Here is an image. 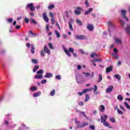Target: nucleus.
<instances>
[{
	"label": "nucleus",
	"mask_w": 130,
	"mask_h": 130,
	"mask_svg": "<svg viewBox=\"0 0 130 130\" xmlns=\"http://www.w3.org/2000/svg\"><path fill=\"white\" fill-rule=\"evenodd\" d=\"M49 15H50V17H51V18H53V13H52V12H50L49 13Z\"/></svg>",
	"instance_id": "4d7b16f0"
},
{
	"label": "nucleus",
	"mask_w": 130,
	"mask_h": 130,
	"mask_svg": "<svg viewBox=\"0 0 130 130\" xmlns=\"http://www.w3.org/2000/svg\"><path fill=\"white\" fill-rule=\"evenodd\" d=\"M77 68L79 70H80L82 69V66H81V65H78L77 66Z\"/></svg>",
	"instance_id": "680f3d73"
},
{
	"label": "nucleus",
	"mask_w": 130,
	"mask_h": 130,
	"mask_svg": "<svg viewBox=\"0 0 130 130\" xmlns=\"http://www.w3.org/2000/svg\"><path fill=\"white\" fill-rule=\"evenodd\" d=\"M46 82H47L46 79H44V80L41 81V83L42 84H45L46 83Z\"/></svg>",
	"instance_id": "5fc2aeb1"
},
{
	"label": "nucleus",
	"mask_w": 130,
	"mask_h": 130,
	"mask_svg": "<svg viewBox=\"0 0 130 130\" xmlns=\"http://www.w3.org/2000/svg\"><path fill=\"white\" fill-rule=\"evenodd\" d=\"M69 25L70 30H71V31H73L74 28H73V25L72 24V23H71V22H69Z\"/></svg>",
	"instance_id": "f704fd0d"
},
{
	"label": "nucleus",
	"mask_w": 130,
	"mask_h": 130,
	"mask_svg": "<svg viewBox=\"0 0 130 130\" xmlns=\"http://www.w3.org/2000/svg\"><path fill=\"white\" fill-rule=\"evenodd\" d=\"M75 123H76L77 127H79L78 125H81V122L77 120V118H75Z\"/></svg>",
	"instance_id": "c756f323"
},
{
	"label": "nucleus",
	"mask_w": 130,
	"mask_h": 130,
	"mask_svg": "<svg viewBox=\"0 0 130 130\" xmlns=\"http://www.w3.org/2000/svg\"><path fill=\"white\" fill-rule=\"evenodd\" d=\"M24 22L26 23V24H28L29 23V19L25 18L24 19Z\"/></svg>",
	"instance_id": "8fccbe9b"
},
{
	"label": "nucleus",
	"mask_w": 130,
	"mask_h": 130,
	"mask_svg": "<svg viewBox=\"0 0 130 130\" xmlns=\"http://www.w3.org/2000/svg\"><path fill=\"white\" fill-rule=\"evenodd\" d=\"M43 17L45 22H48L49 21V19L48 18V17H47V13H46V12H44L43 14Z\"/></svg>",
	"instance_id": "0eeeda50"
},
{
	"label": "nucleus",
	"mask_w": 130,
	"mask_h": 130,
	"mask_svg": "<svg viewBox=\"0 0 130 130\" xmlns=\"http://www.w3.org/2000/svg\"><path fill=\"white\" fill-rule=\"evenodd\" d=\"M78 95H79V96H82L83 95V94H84V93L82 92H78Z\"/></svg>",
	"instance_id": "338daca9"
},
{
	"label": "nucleus",
	"mask_w": 130,
	"mask_h": 130,
	"mask_svg": "<svg viewBox=\"0 0 130 130\" xmlns=\"http://www.w3.org/2000/svg\"><path fill=\"white\" fill-rule=\"evenodd\" d=\"M91 12H93V8H89L85 12L84 15H88V14H90Z\"/></svg>",
	"instance_id": "2eb2a0df"
},
{
	"label": "nucleus",
	"mask_w": 130,
	"mask_h": 130,
	"mask_svg": "<svg viewBox=\"0 0 130 130\" xmlns=\"http://www.w3.org/2000/svg\"><path fill=\"white\" fill-rule=\"evenodd\" d=\"M50 96H54L55 95V90L53 89L50 93Z\"/></svg>",
	"instance_id": "cd10ccee"
},
{
	"label": "nucleus",
	"mask_w": 130,
	"mask_h": 130,
	"mask_svg": "<svg viewBox=\"0 0 130 130\" xmlns=\"http://www.w3.org/2000/svg\"><path fill=\"white\" fill-rule=\"evenodd\" d=\"M48 46L50 49H54V48H53V46H52V44L51 43L48 44Z\"/></svg>",
	"instance_id": "ea45409f"
},
{
	"label": "nucleus",
	"mask_w": 130,
	"mask_h": 130,
	"mask_svg": "<svg viewBox=\"0 0 130 130\" xmlns=\"http://www.w3.org/2000/svg\"><path fill=\"white\" fill-rule=\"evenodd\" d=\"M79 113L80 114H83V115H85V112H81V111H79Z\"/></svg>",
	"instance_id": "774afa93"
},
{
	"label": "nucleus",
	"mask_w": 130,
	"mask_h": 130,
	"mask_svg": "<svg viewBox=\"0 0 130 130\" xmlns=\"http://www.w3.org/2000/svg\"><path fill=\"white\" fill-rule=\"evenodd\" d=\"M113 90V86H109L106 89V93H111V91Z\"/></svg>",
	"instance_id": "1a4fd4ad"
},
{
	"label": "nucleus",
	"mask_w": 130,
	"mask_h": 130,
	"mask_svg": "<svg viewBox=\"0 0 130 130\" xmlns=\"http://www.w3.org/2000/svg\"><path fill=\"white\" fill-rule=\"evenodd\" d=\"M85 5L86 6V7H89V2H88V1H85Z\"/></svg>",
	"instance_id": "13d9d810"
},
{
	"label": "nucleus",
	"mask_w": 130,
	"mask_h": 130,
	"mask_svg": "<svg viewBox=\"0 0 130 130\" xmlns=\"http://www.w3.org/2000/svg\"><path fill=\"white\" fill-rule=\"evenodd\" d=\"M63 49L66 55L68 56L69 57H71V56H72V54H71L70 52H71V53L73 54L74 57H77V53L74 52V48L70 47L68 50V48L64 47V46H63Z\"/></svg>",
	"instance_id": "f257e3e1"
},
{
	"label": "nucleus",
	"mask_w": 130,
	"mask_h": 130,
	"mask_svg": "<svg viewBox=\"0 0 130 130\" xmlns=\"http://www.w3.org/2000/svg\"><path fill=\"white\" fill-rule=\"evenodd\" d=\"M89 128H90V129H92V130H95V126L93 125H91Z\"/></svg>",
	"instance_id": "37998d69"
},
{
	"label": "nucleus",
	"mask_w": 130,
	"mask_h": 130,
	"mask_svg": "<svg viewBox=\"0 0 130 130\" xmlns=\"http://www.w3.org/2000/svg\"><path fill=\"white\" fill-rule=\"evenodd\" d=\"M89 90L88 89H85L82 91V92L84 93H87V92H88V91H89Z\"/></svg>",
	"instance_id": "603ef678"
},
{
	"label": "nucleus",
	"mask_w": 130,
	"mask_h": 130,
	"mask_svg": "<svg viewBox=\"0 0 130 130\" xmlns=\"http://www.w3.org/2000/svg\"><path fill=\"white\" fill-rule=\"evenodd\" d=\"M86 27L89 31H93V30H94V26H93V24H88Z\"/></svg>",
	"instance_id": "9d476101"
},
{
	"label": "nucleus",
	"mask_w": 130,
	"mask_h": 130,
	"mask_svg": "<svg viewBox=\"0 0 130 130\" xmlns=\"http://www.w3.org/2000/svg\"><path fill=\"white\" fill-rule=\"evenodd\" d=\"M39 69V66H35L34 69H33V72L36 73L37 72V70Z\"/></svg>",
	"instance_id": "6ab92c4d"
},
{
	"label": "nucleus",
	"mask_w": 130,
	"mask_h": 130,
	"mask_svg": "<svg viewBox=\"0 0 130 130\" xmlns=\"http://www.w3.org/2000/svg\"><path fill=\"white\" fill-rule=\"evenodd\" d=\"M76 23L79 24V26H82V25H83L82 21H81V20H80L79 19H76Z\"/></svg>",
	"instance_id": "c85d7f7f"
},
{
	"label": "nucleus",
	"mask_w": 130,
	"mask_h": 130,
	"mask_svg": "<svg viewBox=\"0 0 130 130\" xmlns=\"http://www.w3.org/2000/svg\"><path fill=\"white\" fill-rule=\"evenodd\" d=\"M102 79H103L102 75H101V74H100V75H99L98 82H99V83H100V82H101V81H102Z\"/></svg>",
	"instance_id": "473e14b6"
},
{
	"label": "nucleus",
	"mask_w": 130,
	"mask_h": 130,
	"mask_svg": "<svg viewBox=\"0 0 130 130\" xmlns=\"http://www.w3.org/2000/svg\"><path fill=\"white\" fill-rule=\"evenodd\" d=\"M30 89L31 91H36V90H37V87L32 86V87H30Z\"/></svg>",
	"instance_id": "c9c22d12"
},
{
	"label": "nucleus",
	"mask_w": 130,
	"mask_h": 130,
	"mask_svg": "<svg viewBox=\"0 0 130 130\" xmlns=\"http://www.w3.org/2000/svg\"><path fill=\"white\" fill-rule=\"evenodd\" d=\"M41 95V92H38L37 93H35L33 94L34 97H39V96H40Z\"/></svg>",
	"instance_id": "f3484780"
},
{
	"label": "nucleus",
	"mask_w": 130,
	"mask_h": 130,
	"mask_svg": "<svg viewBox=\"0 0 130 130\" xmlns=\"http://www.w3.org/2000/svg\"><path fill=\"white\" fill-rule=\"evenodd\" d=\"M55 8V6L54 5H51L48 6V10H52V9H54Z\"/></svg>",
	"instance_id": "393cba45"
},
{
	"label": "nucleus",
	"mask_w": 130,
	"mask_h": 130,
	"mask_svg": "<svg viewBox=\"0 0 130 130\" xmlns=\"http://www.w3.org/2000/svg\"><path fill=\"white\" fill-rule=\"evenodd\" d=\"M75 38L77 40H87V37L84 35H78L75 36Z\"/></svg>",
	"instance_id": "39448f33"
},
{
	"label": "nucleus",
	"mask_w": 130,
	"mask_h": 130,
	"mask_svg": "<svg viewBox=\"0 0 130 130\" xmlns=\"http://www.w3.org/2000/svg\"><path fill=\"white\" fill-rule=\"evenodd\" d=\"M108 24L109 27H114V23H113V22H112V21H108Z\"/></svg>",
	"instance_id": "a211bd4d"
},
{
	"label": "nucleus",
	"mask_w": 130,
	"mask_h": 130,
	"mask_svg": "<svg viewBox=\"0 0 130 130\" xmlns=\"http://www.w3.org/2000/svg\"><path fill=\"white\" fill-rule=\"evenodd\" d=\"M55 79H57V80H60L61 79V77L60 75H57L55 76Z\"/></svg>",
	"instance_id": "a18cd8bd"
},
{
	"label": "nucleus",
	"mask_w": 130,
	"mask_h": 130,
	"mask_svg": "<svg viewBox=\"0 0 130 130\" xmlns=\"http://www.w3.org/2000/svg\"><path fill=\"white\" fill-rule=\"evenodd\" d=\"M126 31L127 34H130V26H128L126 29Z\"/></svg>",
	"instance_id": "7c9ffc66"
},
{
	"label": "nucleus",
	"mask_w": 130,
	"mask_h": 130,
	"mask_svg": "<svg viewBox=\"0 0 130 130\" xmlns=\"http://www.w3.org/2000/svg\"><path fill=\"white\" fill-rule=\"evenodd\" d=\"M115 42L116 44H121L122 43V41L118 38H116L115 39Z\"/></svg>",
	"instance_id": "9b49d317"
},
{
	"label": "nucleus",
	"mask_w": 130,
	"mask_h": 130,
	"mask_svg": "<svg viewBox=\"0 0 130 130\" xmlns=\"http://www.w3.org/2000/svg\"><path fill=\"white\" fill-rule=\"evenodd\" d=\"M88 124H89L88 123H83L82 125H78V128L84 127V126H86V125H88Z\"/></svg>",
	"instance_id": "aec40b11"
},
{
	"label": "nucleus",
	"mask_w": 130,
	"mask_h": 130,
	"mask_svg": "<svg viewBox=\"0 0 130 130\" xmlns=\"http://www.w3.org/2000/svg\"><path fill=\"white\" fill-rule=\"evenodd\" d=\"M31 62H32V63H35V64L38 63V60L35 59H32Z\"/></svg>",
	"instance_id": "72a5a7b5"
},
{
	"label": "nucleus",
	"mask_w": 130,
	"mask_h": 130,
	"mask_svg": "<svg viewBox=\"0 0 130 130\" xmlns=\"http://www.w3.org/2000/svg\"><path fill=\"white\" fill-rule=\"evenodd\" d=\"M99 109L101 112H104L105 110V107L104 106V105H101L99 107Z\"/></svg>",
	"instance_id": "4468645a"
},
{
	"label": "nucleus",
	"mask_w": 130,
	"mask_h": 130,
	"mask_svg": "<svg viewBox=\"0 0 130 130\" xmlns=\"http://www.w3.org/2000/svg\"><path fill=\"white\" fill-rule=\"evenodd\" d=\"M51 24H52V25H54L55 23V20H54V18H52L51 19Z\"/></svg>",
	"instance_id": "79ce46f5"
},
{
	"label": "nucleus",
	"mask_w": 130,
	"mask_h": 130,
	"mask_svg": "<svg viewBox=\"0 0 130 130\" xmlns=\"http://www.w3.org/2000/svg\"><path fill=\"white\" fill-rule=\"evenodd\" d=\"M124 104H125V106L127 108V109H128V110H130V106L127 104V103L124 102Z\"/></svg>",
	"instance_id": "bb28decb"
},
{
	"label": "nucleus",
	"mask_w": 130,
	"mask_h": 130,
	"mask_svg": "<svg viewBox=\"0 0 130 130\" xmlns=\"http://www.w3.org/2000/svg\"><path fill=\"white\" fill-rule=\"evenodd\" d=\"M121 12L123 16L124 19H126V21L128 22V18H127V17L125 16L126 15V11H125V10H122Z\"/></svg>",
	"instance_id": "6e6552de"
},
{
	"label": "nucleus",
	"mask_w": 130,
	"mask_h": 130,
	"mask_svg": "<svg viewBox=\"0 0 130 130\" xmlns=\"http://www.w3.org/2000/svg\"><path fill=\"white\" fill-rule=\"evenodd\" d=\"M26 47H28V48H30V43H26Z\"/></svg>",
	"instance_id": "e2e57ef3"
},
{
	"label": "nucleus",
	"mask_w": 130,
	"mask_h": 130,
	"mask_svg": "<svg viewBox=\"0 0 130 130\" xmlns=\"http://www.w3.org/2000/svg\"><path fill=\"white\" fill-rule=\"evenodd\" d=\"M110 121L114 123L115 122V119L114 118H111L110 119Z\"/></svg>",
	"instance_id": "c03bdc74"
},
{
	"label": "nucleus",
	"mask_w": 130,
	"mask_h": 130,
	"mask_svg": "<svg viewBox=\"0 0 130 130\" xmlns=\"http://www.w3.org/2000/svg\"><path fill=\"white\" fill-rule=\"evenodd\" d=\"M26 10H30V11H31V12H35V7H34V4L33 3L28 4L27 5V6L25 7Z\"/></svg>",
	"instance_id": "20e7f679"
},
{
	"label": "nucleus",
	"mask_w": 130,
	"mask_h": 130,
	"mask_svg": "<svg viewBox=\"0 0 130 130\" xmlns=\"http://www.w3.org/2000/svg\"><path fill=\"white\" fill-rule=\"evenodd\" d=\"M117 111L118 114H123V112H122V111H120L119 109H117Z\"/></svg>",
	"instance_id": "58836bf2"
},
{
	"label": "nucleus",
	"mask_w": 130,
	"mask_h": 130,
	"mask_svg": "<svg viewBox=\"0 0 130 130\" xmlns=\"http://www.w3.org/2000/svg\"><path fill=\"white\" fill-rule=\"evenodd\" d=\"M54 32L57 38H59V37H60V34H59V32H58V31L56 30H55Z\"/></svg>",
	"instance_id": "b1692460"
},
{
	"label": "nucleus",
	"mask_w": 130,
	"mask_h": 130,
	"mask_svg": "<svg viewBox=\"0 0 130 130\" xmlns=\"http://www.w3.org/2000/svg\"><path fill=\"white\" fill-rule=\"evenodd\" d=\"M120 108H121V109H122V110H123V111H124V110H125L124 108H123V107H122V106L120 105Z\"/></svg>",
	"instance_id": "0e129e2a"
},
{
	"label": "nucleus",
	"mask_w": 130,
	"mask_h": 130,
	"mask_svg": "<svg viewBox=\"0 0 130 130\" xmlns=\"http://www.w3.org/2000/svg\"><path fill=\"white\" fill-rule=\"evenodd\" d=\"M78 105H79L80 106H83V105H84V103L82 102H79L78 103Z\"/></svg>",
	"instance_id": "09e8293b"
},
{
	"label": "nucleus",
	"mask_w": 130,
	"mask_h": 130,
	"mask_svg": "<svg viewBox=\"0 0 130 130\" xmlns=\"http://www.w3.org/2000/svg\"><path fill=\"white\" fill-rule=\"evenodd\" d=\"M52 77H53V75L49 73H46V75L44 76V77L47 78H52Z\"/></svg>",
	"instance_id": "ddd939ff"
},
{
	"label": "nucleus",
	"mask_w": 130,
	"mask_h": 130,
	"mask_svg": "<svg viewBox=\"0 0 130 130\" xmlns=\"http://www.w3.org/2000/svg\"><path fill=\"white\" fill-rule=\"evenodd\" d=\"M83 9L81 7H77L76 10L75 11V15H81V12H82Z\"/></svg>",
	"instance_id": "423d86ee"
},
{
	"label": "nucleus",
	"mask_w": 130,
	"mask_h": 130,
	"mask_svg": "<svg viewBox=\"0 0 130 130\" xmlns=\"http://www.w3.org/2000/svg\"><path fill=\"white\" fill-rule=\"evenodd\" d=\"M31 52L32 54H34L35 53V47H34V45L31 46Z\"/></svg>",
	"instance_id": "5701e85b"
},
{
	"label": "nucleus",
	"mask_w": 130,
	"mask_h": 130,
	"mask_svg": "<svg viewBox=\"0 0 130 130\" xmlns=\"http://www.w3.org/2000/svg\"><path fill=\"white\" fill-rule=\"evenodd\" d=\"M114 78H116V79L118 80V81H120L121 79V77L119 74H115L114 75Z\"/></svg>",
	"instance_id": "dca6fc26"
},
{
	"label": "nucleus",
	"mask_w": 130,
	"mask_h": 130,
	"mask_svg": "<svg viewBox=\"0 0 130 130\" xmlns=\"http://www.w3.org/2000/svg\"><path fill=\"white\" fill-rule=\"evenodd\" d=\"M83 74L85 75V77H90V76H91V75H90V73H89L83 72Z\"/></svg>",
	"instance_id": "49530a36"
},
{
	"label": "nucleus",
	"mask_w": 130,
	"mask_h": 130,
	"mask_svg": "<svg viewBox=\"0 0 130 130\" xmlns=\"http://www.w3.org/2000/svg\"><path fill=\"white\" fill-rule=\"evenodd\" d=\"M44 73V71L43 70H39L37 72V75H39L41 74V75H42V74H43Z\"/></svg>",
	"instance_id": "e433bc0d"
},
{
	"label": "nucleus",
	"mask_w": 130,
	"mask_h": 130,
	"mask_svg": "<svg viewBox=\"0 0 130 130\" xmlns=\"http://www.w3.org/2000/svg\"><path fill=\"white\" fill-rule=\"evenodd\" d=\"M95 55L97 56H99V55H97L96 53H93L90 55V57H94V56H95Z\"/></svg>",
	"instance_id": "a19ab883"
},
{
	"label": "nucleus",
	"mask_w": 130,
	"mask_h": 130,
	"mask_svg": "<svg viewBox=\"0 0 130 130\" xmlns=\"http://www.w3.org/2000/svg\"><path fill=\"white\" fill-rule=\"evenodd\" d=\"M42 78H43V75H36L35 77V79H42Z\"/></svg>",
	"instance_id": "412c9836"
},
{
	"label": "nucleus",
	"mask_w": 130,
	"mask_h": 130,
	"mask_svg": "<svg viewBox=\"0 0 130 130\" xmlns=\"http://www.w3.org/2000/svg\"><path fill=\"white\" fill-rule=\"evenodd\" d=\"M80 52L81 53V54H85V51L83 50H80Z\"/></svg>",
	"instance_id": "bf43d9fd"
},
{
	"label": "nucleus",
	"mask_w": 130,
	"mask_h": 130,
	"mask_svg": "<svg viewBox=\"0 0 130 130\" xmlns=\"http://www.w3.org/2000/svg\"><path fill=\"white\" fill-rule=\"evenodd\" d=\"M96 61H102V60L95 58L93 60L91 61L92 62H96Z\"/></svg>",
	"instance_id": "4c0bfd02"
},
{
	"label": "nucleus",
	"mask_w": 130,
	"mask_h": 130,
	"mask_svg": "<svg viewBox=\"0 0 130 130\" xmlns=\"http://www.w3.org/2000/svg\"><path fill=\"white\" fill-rule=\"evenodd\" d=\"M30 23H32L33 24H35V25H36V24H37V22H36L35 19H34L33 18H31L30 19Z\"/></svg>",
	"instance_id": "a878e982"
},
{
	"label": "nucleus",
	"mask_w": 130,
	"mask_h": 130,
	"mask_svg": "<svg viewBox=\"0 0 130 130\" xmlns=\"http://www.w3.org/2000/svg\"><path fill=\"white\" fill-rule=\"evenodd\" d=\"M118 100H120L121 101H122L123 100V97L122 95L119 94L117 97Z\"/></svg>",
	"instance_id": "4be33fe9"
},
{
	"label": "nucleus",
	"mask_w": 130,
	"mask_h": 130,
	"mask_svg": "<svg viewBox=\"0 0 130 130\" xmlns=\"http://www.w3.org/2000/svg\"><path fill=\"white\" fill-rule=\"evenodd\" d=\"M112 71H113V68L112 67V66L108 67L106 69V71L107 74H108V73H110V72H112Z\"/></svg>",
	"instance_id": "f8f14e48"
},
{
	"label": "nucleus",
	"mask_w": 130,
	"mask_h": 130,
	"mask_svg": "<svg viewBox=\"0 0 130 130\" xmlns=\"http://www.w3.org/2000/svg\"><path fill=\"white\" fill-rule=\"evenodd\" d=\"M46 31L47 32H48V31H49V26H48V24L46 25Z\"/></svg>",
	"instance_id": "864d4df0"
},
{
	"label": "nucleus",
	"mask_w": 130,
	"mask_h": 130,
	"mask_svg": "<svg viewBox=\"0 0 130 130\" xmlns=\"http://www.w3.org/2000/svg\"><path fill=\"white\" fill-rule=\"evenodd\" d=\"M7 22H9V23H12V22H13V18L8 19Z\"/></svg>",
	"instance_id": "6e6d98bb"
},
{
	"label": "nucleus",
	"mask_w": 130,
	"mask_h": 130,
	"mask_svg": "<svg viewBox=\"0 0 130 130\" xmlns=\"http://www.w3.org/2000/svg\"><path fill=\"white\" fill-rule=\"evenodd\" d=\"M89 99H90V96H89V94H86L85 99V102H87V101H89Z\"/></svg>",
	"instance_id": "2f4dec72"
},
{
	"label": "nucleus",
	"mask_w": 130,
	"mask_h": 130,
	"mask_svg": "<svg viewBox=\"0 0 130 130\" xmlns=\"http://www.w3.org/2000/svg\"><path fill=\"white\" fill-rule=\"evenodd\" d=\"M45 52L47 53V54H50V50L48 49V48L46 46H44V50H42L41 51V56H45Z\"/></svg>",
	"instance_id": "7ed1b4c3"
},
{
	"label": "nucleus",
	"mask_w": 130,
	"mask_h": 130,
	"mask_svg": "<svg viewBox=\"0 0 130 130\" xmlns=\"http://www.w3.org/2000/svg\"><path fill=\"white\" fill-rule=\"evenodd\" d=\"M20 28H21V26L20 25H16L15 27V29H20Z\"/></svg>",
	"instance_id": "052dcab7"
},
{
	"label": "nucleus",
	"mask_w": 130,
	"mask_h": 130,
	"mask_svg": "<svg viewBox=\"0 0 130 130\" xmlns=\"http://www.w3.org/2000/svg\"><path fill=\"white\" fill-rule=\"evenodd\" d=\"M114 52H115L116 53H117V52H118V50H117V49H116V48H114Z\"/></svg>",
	"instance_id": "69168bd1"
},
{
	"label": "nucleus",
	"mask_w": 130,
	"mask_h": 130,
	"mask_svg": "<svg viewBox=\"0 0 130 130\" xmlns=\"http://www.w3.org/2000/svg\"><path fill=\"white\" fill-rule=\"evenodd\" d=\"M98 89V87H97V85H94V87L93 89L94 92H96V91H97Z\"/></svg>",
	"instance_id": "3c124183"
},
{
	"label": "nucleus",
	"mask_w": 130,
	"mask_h": 130,
	"mask_svg": "<svg viewBox=\"0 0 130 130\" xmlns=\"http://www.w3.org/2000/svg\"><path fill=\"white\" fill-rule=\"evenodd\" d=\"M108 117L107 115H104V116H101V122L103 123L105 126H109V123L106 122V119H107Z\"/></svg>",
	"instance_id": "f03ea898"
},
{
	"label": "nucleus",
	"mask_w": 130,
	"mask_h": 130,
	"mask_svg": "<svg viewBox=\"0 0 130 130\" xmlns=\"http://www.w3.org/2000/svg\"><path fill=\"white\" fill-rule=\"evenodd\" d=\"M119 21H120V24H121V25H122V26H123V24H125V22L124 21H123V20L120 19Z\"/></svg>",
	"instance_id": "de8ad7c7"
}]
</instances>
